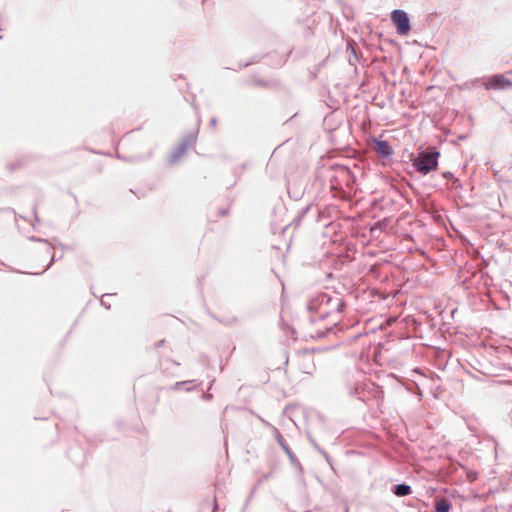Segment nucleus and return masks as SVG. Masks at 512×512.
<instances>
[{
	"label": "nucleus",
	"instance_id": "nucleus-1",
	"mask_svg": "<svg viewBox=\"0 0 512 512\" xmlns=\"http://www.w3.org/2000/svg\"><path fill=\"white\" fill-rule=\"evenodd\" d=\"M439 152H421L415 158L413 165L421 173L427 174L437 169Z\"/></svg>",
	"mask_w": 512,
	"mask_h": 512
},
{
	"label": "nucleus",
	"instance_id": "nucleus-2",
	"mask_svg": "<svg viewBox=\"0 0 512 512\" xmlns=\"http://www.w3.org/2000/svg\"><path fill=\"white\" fill-rule=\"evenodd\" d=\"M295 369L301 373L312 375L316 370L314 355L308 351L299 353L294 360Z\"/></svg>",
	"mask_w": 512,
	"mask_h": 512
},
{
	"label": "nucleus",
	"instance_id": "nucleus-3",
	"mask_svg": "<svg viewBox=\"0 0 512 512\" xmlns=\"http://www.w3.org/2000/svg\"><path fill=\"white\" fill-rule=\"evenodd\" d=\"M391 20L396 26L399 35H407L411 30L408 15L403 10H394L391 13Z\"/></svg>",
	"mask_w": 512,
	"mask_h": 512
},
{
	"label": "nucleus",
	"instance_id": "nucleus-4",
	"mask_svg": "<svg viewBox=\"0 0 512 512\" xmlns=\"http://www.w3.org/2000/svg\"><path fill=\"white\" fill-rule=\"evenodd\" d=\"M482 84L486 90H503L512 87V81L500 74L486 78Z\"/></svg>",
	"mask_w": 512,
	"mask_h": 512
},
{
	"label": "nucleus",
	"instance_id": "nucleus-5",
	"mask_svg": "<svg viewBox=\"0 0 512 512\" xmlns=\"http://www.w3.org/2000/svg\"><path fill=\"white\" fill-rule=\"evenodd\" d=\"M188 144L180 143L169 155L168 161L170 164H176L187 152Z\"/></svg>",
	"mask_w": 512,
	"mask_h": 512
},
{
	"label": "nucleus",
	"instance_id": "nucleus-6",
	"mask_svg": "<svg viewBox=\"0 0 512 512\" xmlns=\"http://www.w3.org/2000/svg\"><path fill=\"white\" fill-rule=\"evenodd\" d=\"M374 150L383 157H388L392 154V148L388 141L385 140H375Z\"/></svg>",
	"mask_w": 512,
	"mask_h": 512
},
{
	"label": "nucleus",
	"instance_id": "nucleus-7",
	"mask_svg": "<svg viewBox=\"0 0 512 512\" xmlns=\"http://www.w3.org/2000/svg\"><path fill=\"white\" fill-rule=\"evenodd\" d=\"M450 509L451 505L446 499L437 500L435 503L436 512H449Z\"/></svg>",
	"mask_w": 512,
	"mask_h": 512
},
{
	"label": "nucleus",
	"instance_id": "nucleus-8",
	"mask_svg": "<svg viewBox=\"0 0 512 512\" xmlns=\"http://www.w3.org/2000/svg\"><path fill=\"white\" fill-rule=\"evenodd\" d=\"M394 493L397 496H406L411 493V488L409 485L406 484H399L395 487Z\"/></svg>",
	"mask_w": 512,
	"mask_h": 512
}]
</instances>
